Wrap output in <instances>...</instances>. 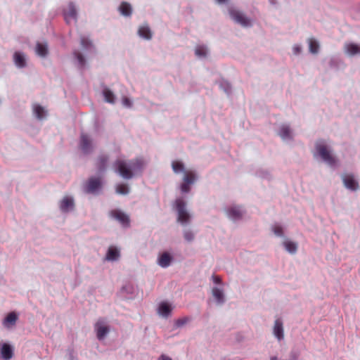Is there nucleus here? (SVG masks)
Masks as SVG:
<instances>
[{
  "label": "nucleus",
  "mask_w": 360,
  "mask_h": 360,
  "mask_svg": "<svg viewBox=\"0 0 360 360\" xmlns=\"http://www.w3.org/2000/svg\"><path fill=\"white\" fill-rule=\"evenodd\" d=\"M212 295L214 299L215 302L218 305H222L226 302V296L224 293V288L214 286L212 288Z\"/></svg>",
  "instance_id": "11"
},
{
  "label": "nucleus",
  "mask_w": 360,
  "mask_h": 360,
  "mask_svg": "<svg viewBox=\"0 0 360 360\" xmlns=\"http://www.w3.org/2000/svg\"><path fill=\"white\" fill-rule=\"evenodd\" d=\"M174 261L173 256L168 252L160 253L158 257L157 264L162 268L169 267Z\"/></svg>",
  "instance_id": "10"
},
{
  "label": "nucleus",
  "mask_w": 360,
  "mask_h": 360,
  "mask_svg": "<svg viewBox=\"0 0 360 360\" xmlns=\"http://www.w3.org/2000/svg\"><path fill=\"white\" fill-rule=\"evenodd\" d=\"M14 63L18 68H24L26 65L25 56L20 52H15L13 56Z\"/></svg>",
  "instance_id": "25"
},
{
  "label": "nucleus",
  "mask_w": 360,
  "mask_h": 360,
  "mask_svg": "<svg viewBox=\"0 0 360 360\" xmlns=\"http://www.w3.org/2000/svg\"><path fill=\"white\" fill-rule=\"evenodd\" d=\"M315 148L317 153L324 162L330 166L335 165L337 160L323 141H317Z\"/></svg>",
  "instance_id": "4"
},
{
  "label": "nucleus",
  "mask_w": 360,
  "mask_h": 360,
  "mask_svg": "<svg viewBox=\"0 0 360 360\" xmlns=\"http://www.w3.org/2000/svg\"><path fill=\"white\" fill-rule=\"evenodd\" d=\"M176 208L178 212V221L181 224H187L190 220V214L186 210V202L182 198H178L175 201Z\"/></svg>",
  "instance_id": "6"
},
{
  "label": "nucleus",
  "mask_w": 360,
  "mask_h": 360,
  "mask_svg": "<svg viewBox=\"0 0 360 360\" xmlns=\"http://www.w3.org/2000/svg\"><path fill=\"white\" fill-rule=\"evenodd\" d=\"M122 103H123L124 105H125L127 107H131V101L129 100V98H128L127 97H124L122 98Z\"/></svg>",
  "instance_id": "40"
},
{
  "label": "nucleus",
  "mask_w": 360,
  "mask_h": 360,
  "mask_svg": "<svg viewBox=\"0 0 360 360\" xmlns=\"http://www.w3.org/2000/svg\"><path fill=\"white\" fill-rule=\"evenodd\" d=\"M33 110H34V112L36 117L38 119L41 120L44 117L46 112H45L44 108L41 107V105H37V104L34 105L33 107Z\"/></svg>",
  "instance_id": "30"
},
{
  "label": "nucleus",
  "mask_w": 360,
  "mask_h": 360,
  "mask_svg": "<svg viewBox=\"0 0 360 360\" xmlns=\"http://www.w3.org/2000/svg\"><path fill=\"white\" fill-rule=\"evenodd\" d=\"M272 232L277 237L283 238L282 245L285 250L290 255H295L297 252L298 244L285 238V231L283 226H272Z\"/></svg>",
  "instance_id": "3"
},
{
  "label": "nucleus",
  "mask_w": 360,
  "mask_h": 360,
  "mask_svg": "<svg viewBox=\"0 0 360 360\" xmlns=\"http://www.w3.org/2000/svg\"><path fill=\"white\" fill-rule=\"evenodd\" d=\"M101 186V180L100 178L91 177L86 181L84 186V191L87 193H94Z\"/></svg>",
  "instance_id": "8"
},
{
  "label": "nucleus",
  "mask_w": 360,
  "mask_h": 360,
  "mask_svg": "<svg viewBox=\"0 0 360 360\" xmlns=\"http://www.w3.org/2000/svg\"><path fill=\"white\" fill-rule=\"evenodd\" d=\"M172 168L175 174L184 172L183 183L180 186L182 193H187L191 191V185L195 179L196 175L192 170H186L184 164L179 160H174L172 162Z\"/></svg>",
  "instance_id": "1"
},
{
  "label": "nucleus",
  "mask_w": 360,
  "mask_h": 360,
  "mask_svg": "<svg viewBox=\"0 0 360 360\" xmlns=\"http://www.w3.org/2000/svg\"><path fill=\"white\" fill-rule=\"evenodd\" d=\"M299 354L297 352H291L290 354V360H297Z\"/></svg>",
  "instance_id": "41"
},
{
  "label": "nucleus",
  "mask_w": 360,
  "mask_h": 360,
  "mask_svg": "<svg viewBox=\"0 0 360 360\" xmlns=\"http://www.w3.org/2000/svg\"><path fill=\"white\" fill-rule=\"evenodd\" d=\"M68 358L69 360H75L74 351L73 349H68Z\"/></svg>",
  "instance_id": "43"
},
{
  "label": "nucleus",
  "mask_w": 360,
  "mask_h": 360,
  "mask_svg": "<svg viewBox=\"0 0 360 360\" xmlns=\"http://www.w3.org/2000/svg\"><path fill=\"white\" fill-rule=\"evenodd\" d=\"M292 50H293V53H294V54H295V55H298L299 53H300L302 49H301V47H300V46H298V45H295V46H293Z\"/></svg>",
  "instance_id": "42"
},
{
  "label": "nucleus",
  "mask_w": 360,
  "mask_h": 360,
  "mask_svg": "<svg viewBox=\"0 0 360 360\" xmlns=\"http://www.w3.org/2000/svg\"><path fill=\"white\" fill-rule=\"evenodd\" d=\"M191 319L188 316L178 319L175 321L174 325L176 328H181L190 321Z\"/></svg>",
  "instance_id": "35"
},
{
  "label": "nucleus",
  "mask_w": 360,
  "mask_h": 360,
  "mask_svg": "<svg viewBox=\"0 0 360 360\" xmlns=\"http://www.w3.org/2000/svg\"><path fill=\"white\" fill-rule=\"evenodd\" d=\"M94 330L96 333V338L98 340H103L110 332V327L106 321L103 319H98L94 325Z\"/></svg>",
  "instance_id": "7"
},
{
  "label": "nucleus",
  "mask_w": 360,
  "mask_h": 360,
  "mask_svg": "<svg viewBox=\"0 0 360 360\" xmlns=\"http://www.w3.org/2000/svg\"><path fill=\"white\" fill-rule=\"evenodd\" d=\"M103 95L104 96L105 101L109 103H115V95L112 91H110L108 88H105L103 91Z\"/></svg>",
  "instance_id": "28"
},
{
  "label": "nucleus",
  "mask_w": 360,
  "mask_h": 360,
  "mask_svg": "<svg viewBox=\"0 0 360 360\" xmlns=\"http://www.w3.org/2000/svg\"><path fill=\"white\" fill-rule=\"evenodd\" d=\"M114 166L115 171L120 174L122 177L126 179H129L133 176V170H140L143 166V160L136 159L127 162L122 160H117L115 162Z\"/></svg>",
  "instance_id": "2"
},
{
  "label": "nucleus",
  "mask_w": 360,
  "mask_h": 360,
  "mask_svg": "<svg viewBox=\"0 0 360 360\" xmlns=\"http://www.w3.org/2000/svg\"><path fill=\"white\" fill-rule=\"evenodd\" d=\"M122 292H126L127 294H129V295H132L135 293L136 290H135L134 286L132 284L127 283L122 288Z\"/></svg>",
  "instance_id": "34"
},
{
  "label": "nucleus",
  "mask_w": 360,
  "mask_h": 360,
  "mask_svg": "<svg viewBox=\"0 0 360 360\" xmlns=\"http://www.w3.org/2000/svg\"><path fill=\"white\" fill-rule=\"evenodd\" d=\"M172 311V307L169 303L167 302H162L159 304L158 314L160 316L167 318L171 314Z\"/></svg>",
  "instance_id": "20"
},
{
  "label": "nucleus",
  "mask_w": 360,
  "mask_h": 360,
  "mask_svg": "<svg viewBox=\"0 0 360 360\" xmlns=\"http://www.w3.org/2000/svg\"><path fill=\"white\" fill-rule=\"evenodd\" d=\"M108 161V157L107 155H100L96 161V168L99 172H103L105 168Z\"/></svg>",
  "instance_id": "24"
},
{
  "label": "nucleus",
  "mask_w": 360,
  "mask_h": 360,
  "mask_svg": "<svg viewBox=\"0 0 360 360\" xmlns=\"http://www.w3.org/2000/svg\"><path fill=\"white\" fill-rule=\"evenodd\" d=\"M1 356L4 360L11 359L14 354V349L11 345L8 343L1 344Z\"/></svg>",
  "instance_id": "18"
},
{
  "label": "nucleus",
  "mask_w": 360,
  "mask_h": 360,
  "mask_svg": "<svg viewBox=\"0 0 360 360\" xmlns=\"http://www.w3.org/2000/svg\"><path fill=\"white\" fill-rule=\"evenodd\" d=\"M184 237L188 242H191L194 239V233L190 230H186L184 233Z\"/></svg>",
  "instance_id": "39"
},
{
  "label": "nucleus",
  "mask_w": 360,
  "mask_h": 360,
  "mask_svg": "<svg viewBox=\"0 0 360 360\" xmlns=\"http://www.w3.org/2000/svg\"><path fill=\"white\" fill-rule=\"evenodd\" d=\"M80 148L85 154H88L92 151V141L89 136L82 133L80 136Z\"/></svg>",
  "instance_id": "12"
},
{
  "label": "nucleus",
  "mask_w": 360,
  "mask_h": 360,
  "mask_svg": "<svg viewBox=\"0 0 360 360\" xmlns=\"http://www.w3.org/2000/svg\"><path fill=\"white\" fill-rule=\"evenodd\" d=\"M74 56L78 60V63H79V65L82 67L84 66L86 61H85V58L83 56V55L81 53H79L78 51H75L74 52Z\"/></svg>",
  "instance_id": "37"
},
{
  "label": "nucleus",
  "mask_w": 360,
  "mask_h": 360,
  "mask_svg": "<svg viewBox=\"0 0 360 360\" xmlns=\"http://www.w3.org/2000/svg\"><path fill=\"white\" fill-rule=\"evenodd\" d=\"M59 208L62 212H69L75 208V202L72 196L65 195L59 202Z\"/></svg>",
  "instance_id": "9"
},
{
  "label": "nucleus",
  "mask_w": 360,
  "mask_h": 360,
  "mask_svg": "<svg viewBox=\"0 0 360 360\" xmlns=\"http://www.w3.org/2000/svg\"><path fill=\"white\" fill-rule=\"evenodd\" d=\"M207 51L205 46H197L195 49V53L198 57H205L207 55Z\"/></svg>",
  "instance_id": "32"
},
{
  "label": "nucleus",
  "mask_w": 360,
  "mask_h": 360,
  "mask_svg": "<svg viewBox=\"0 0 360 360\" xmlns=\"http://www.w3.org/2000/svg\"><path fill=\"white\" fill-rule=\"evenodd\" d=\"M120 251L115 247H110L105 255V260L110 262L117 261L120 257Z\"/></svg>",
  "instance_id": "22"
},
{
  "label": "nucleus",
  "mask_w": 360,
  "mask_h": 360,
  "mask_svg": "<svg viewBox=\"0 0 360 360\" xmlns=\"http://www.w3.org/2000/svg\"><path fill=\"white\" fill-rule=\"evenodd\" d=\"M279 136L283 139H291L292 138L291 130H290L289 126H288V125L281 126V127L280 129V131H279Z\"/></svg>",
  "instance_id": "27"
},
{
  "label": "nucleus",
  "mask_w": 360,
  "mask_h": 360,
  "mask_svg": "<svg viewBox=\"0 0 360 360\" xmlns=\"http://www.w3.org/2000/svg\"><path fill=\"white\" fill-rule=\"evenodd\" d=\"M274 335L278 341L283 340L284 332H283V324L281 319H277L274 321V326L273 328Z\"/></svg>",
  "instance_id": "15"
},
{
  "label": "nucleus",
  "mask_w": 360,
  "mask_h": 360,
  "mask_svg": "<svg viewBox=\"0 0 360 360\" xmlns=\"http://www.w3.org/2000/svg\"><path fill=\"white\" fill-rule=\"evenodd\" d=\"M230 90V87H228L225 91L228 92Z\"/></svg>",
  "instance_id": "46"
},
{
  "label": "nucleus",
  "mask_w": 360,
  "mask_h": 360,
  "mask_svg": "<svg viewBox=\"0 0 360 360\" xmlns=\"http://www.w3.org/2000/svg\"><path fill=\"white\" fill-rule=\"evenodd\" d=\"M158 360H172V358H170L169 356L165 355V354H162L160 356V357L158 358Z\"/></svg>",
  "instance_id": "44"
},
{
  "label": "nucleus",
  "mask_w": 360,
  "mask_h": 360,
  "mask_svg": "<svg viewBox=\"0 0 360 360\" xmlns=\"http://www.w3.org/2000/svg\"><path fill=\"white\" fill-rule=\"evenodd\" d=\"M345 186L352 191H356L359 188V183L352 174H344L342 176Z\"/></svg>",
  "instance_id": "13"
},
{
  "label": "nucleus",
  "mask_w": 360,
  "mask_h": 360,
  "mask_svg": "<svg viewBox=\"0 0 360 360\" xmlns=\"http://www.w3.org/2000/svg\"><path fill=\"white\" fill-rule=\"evenodd\" d=\"M110 215L112 217L117 219L118 222L122 224L123 225H128L130 223L129 216L119 210L111 211Z\"/></svg>",
  "instance_id": "16"
},
{
  "label": "nucleus",
  "mask_w": 360,
  "mask_h": 360,
  "mask_svg": "<svg viewBox=\"0 0 360 360\" xmlns=\"http://www.w3.org/2000/svg\"><path fill=\"white\" fill-rule=\"evenodd\" d=\"M219 4L226 3L228 0H216Z\"/></svg>",
  "instance_id": "45"
},
{
  "label": "nucleus",
  "mask_w": 360,
  "mask_h": 360,
  "mask_svg": "<svg viewBox=\"0 0 360 360\" xmlns=\"http://www.w3.org/2000/svg\"><path fill=\"white\" fill-rule=\"evenodd\" d=\"M229 14L231 18L243 27H249L251 25V20L248 18L243 12L233 8H229Z\"/></svg>",
  "instance_id": "5"
},
{
  "label": "nucleus",
  "mask_w": 360,
  "mask_h": 360,
  "mask_svg": "<svg viewBox=\"0 0 360 360\" xmlns=\"http://www.w3.org/2000/svg\"><path fill=\"white\" fill-rule=\"evenodd\" d=\"M119 11L121 13V14L124 16H130L132 12L131 5L125 1L121 3L119 7Z\"/></svg>",
  "instance_id": "26"
},
{
  "label": "nucleus",
  "mask_w": 360,
  "mask_h": 360,
  "mask_svg": "<svg viewBox=\"0 0 360 360\" xmlns=\"http://www.w3.org/2000/svg\"><path fill=\"white\" fill-rule=\"evenodd\" d=\"M116 191H117V193H118L120 194L125 195L129 193V188H128L127 185L124 184H120L117 186Z\"/></svg>",
  "instance_id": "36"
},
{
  "label": "nucleus",
  "mask_w": 360,
  "mask_h": 360,
  "mask_svg": "<svg viewBox=\"0 0 360 360\" xmlns=\"http://www.w3.org/2000/svg\"><path fill=\"white\" fill-rule=\"evenodd\" d=\"M244 210L240 206L232 205L226 209V214L233 219H240L243 217Z\"/></svg>",
  "instance_id": "14"
},
{
  "label": "nucleus",
  "mask_w": 360,
  "mask_h": 360,
  "mask_svg": "<svg viewBox=\"0 0 360 360\" xmlns=\"http://www.w3.org/2000/svg\"><path fill=\"white\" fill-rule=\"evenodd\" d=\"M139 35L147 40H149L152 38V33L150 27L148 25H142L139 28L138 30Z\"/></svg>",
  "instance_id": "23"
},
{
  "label": "nucleus",
  "mask_w": 360,
  "mask_h": 360,
  "mask_svg": "<svg viewBox=\"0 0 360 360\" xmlns=\"http://www.w3.org/2000/svg\"><path fill=\"white\" fill-rule=\"evenodd\" d=\"M18 316L15 311L10 312L3 320L2 324L4 328L11 329L13 328L17 322Z\"/></svg>",
  "instance_id": "17"
},
{
  "label": "nucleus",
  "mask_w": 360,
  "mask_h": 360,
  "mask_svg": "<svg viewBox=\"0 0 360 360\" xmlns=\"http://www.w3.org/2000/svg\"><path fill=\"white\" fill-rule=\"evenodd\" d=\"M64 15L68 23H70L72 20H76L77 10L73 3L68 4L67 8L64 11Z\"/></svg>",
  "instance_id": "19"
},
{
  "label": "nucleus",
  "mask_w": 360,
  "mask_h": 360,
  "mask_svg": "<svg viewBox=\"0 0 360 360\" xmlns=\"http://www.w3.org/2000/svg\"><path fill=\"white\" fill-rule=\"evenodd\" d=\"M309 51L311 53L316 54L319 52V43L314 39H309Z\"/></svg>",
  "instance_id": "31"
},
{
  "label": "nucleus",
  "mask_w": 360,
  "mask_h": 360,
  "mask_svg": "<svg viewBox=\"0 0 360 360\" xmlns=\"http://www.w3.org/2000/svg\"><path fill=\"white\" fill-rule=\"evenodd\" d=\"M36 52L39 56H46L48 53L47 45L45 44L37 43L36 46Z\"/></svg>",
  "instance_id": "29"
},
{
  "label": "nucleus",
  "mask_w": 360,
  "mask_h": 360,
  "mask_svg": "<svg viewBox=\"0 0 360 360\" xmlns=\"http://www.w3.org/2000/svg\"><path fill=\"white\" fill-rule=\"evenodd\" d=\"M211 278L213 283L216 284L218 287L224 288V283L220 276L214 274L212 276Z\"/></svg>",
  "instance_id": "38"
},
{
  "label": "nucleus",
  "mask_w": 360,
  "mask_h": 360,
  "mask_svg": "<svg viewBox=\"0 0 360 360\" xmlns=\"http://www.w3.org/2000/svg\"><path fill=\"white\" fill-rule=\"evenodd\" d=\"M345 52L349 56L360 54V46L354 43H346L344 46Z\"/></svg>",
  "instance_id": "21"
},
{
  "label": "nucleus",
  "mask_w": 360,
  "mask_h": 360,
  "mask_svg": "<svg viewBox=\"0 0 360 360\" xmlns=\"http://www.w3.org/2000/svg\"><path fill=\"white\" fill-rule=\"evenodd\" d=\"M80 43L84 49H89L93 46L92 42L85 37H81Z\"/></svg>",
  "instance_id": "33"
}]
</instances>
